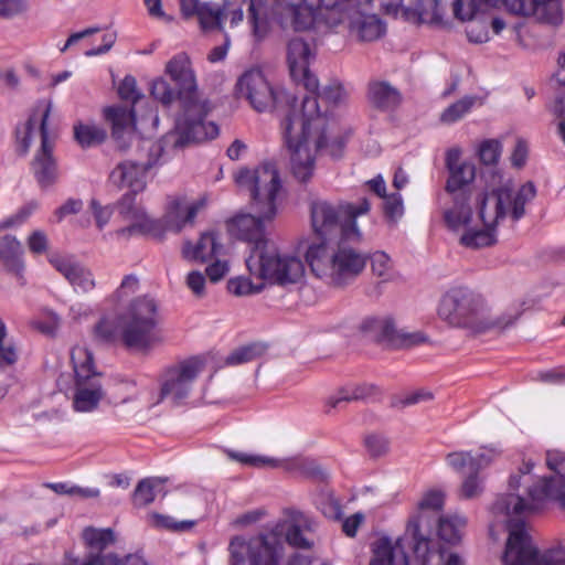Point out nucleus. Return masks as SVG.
I'll return each instance as SVG.
<instances>
[{
  "mask_svg": "<svg viewBox=\"0 0 565 565\" xmlns=\"http://www.w3.org/2000/svg\"><path fill=\"white\" fill-rule=\"evenodd\" d=\"M310 212L316 234L324 237L339 226L341 237L335 244H311L306 253L309 267L328 286H345L363 273L367 263V256L350 242L361 241L358 220L370 215L371 203L366 198L341 201L338 205L317 200L311 203Z\"/></svg>",
  "mask_w": 565,
  "mask_h": 565,
  "instance_id": "1",
  "label": "nucleus"
},
{
  "mask_svg": "<svg viewBox=\"0 0 565 565\" xmlns=\"http://www.w3.org/2000/svg\"><path fill=\"white\" fill-rule=\"evenodd\" d=\"M546 467L556 473L555 477H542L536 480L531 475L535 463L531 459L523 460L518 472L509 478V489H526L527 498L507 493L499 497L492 505L497 520H522L524 516L545 509L548 503L557 502L565 509V452L550 449L545 456Z\"/></svg>",
  "mask_w": 565,
  "mask_h": 565,
  "instance_id": "2",
  "label": "nucleus"
},
{
  "mask_svg": "<svg viewBox=\"0 0 565 565\" xmlns=\"http://www.w3.org/2000/svg\"><path fill=\"white\" fill-rule=\"evenodd\" d=\"M286 143L301 145L322 150L334 139L335 121L328 109H322L318 98L305 97L298 109L281 122Z\"/></svg>",
  "mask_w": 565,
  "mask_h": 565,
  "instance_id": "3",
  "label": "nucleus"
},
{
  "mask_svg": "<svg viewBox=\"0 0 565 565\" xmlns=\"http://www.w3.org/2000/svg\"><path fill=\"white\" fill-rule=\"evenodd\" d=\"M246 266L252 277L264 280L265 284L297 286L301 289L305 281L306 269L301 259L279 252L273 242L253 248Z\"/></svg>",
  "mask_w": 565,
  "mask_h": 565,
  "instance_id": "4",
  "label": "nucleus"
},
{
  "mask_svg": "<svg viewBox=\"0 0 565 565\" xmlns=\"http://www.w3.org/2000/svg\"><path fill=\"white\" fill-rule=\"evenodd\" d=\"M535 193V186L531 182L522 185L516 193L509 185L480 191L475 196L478 220L483 226L495 228L509 213L513 220H519L524 214L526 202Z\"/></svg>",
  "mask_w": 565,
  "mask_h": 565,
  "instance_id": "5",
  "label": "nucleus"
},
{
  "mask_svg": "<svg viewBox=\"0 0 565 565\" xmlns=\"http://www.w3.org/2000/svg\"><path fill=\"white\" fill-rule=\"evenodd\" d=\"M237 186L248 192L250 206L267 218L277 215V202L282 191V180L275 163L265 162L253 169H241L235 175Z\"/></svg>",
  "mask_w": 565,
  "mask_h": 565,
  "instance_id": "6",
  "label": "nucleus"
},
{
  "mask_svg": "<svg viewBox=\"0 0 565 565\" xmlns=\"http://www.w3.org/2000/svg\"><path fill=\"white\" fill-rule=\"evenodd\" d=\"M487 311L484 298L467 288L456 287L446 291L438 305V317L451 327L462 328L468 333L480 334Z\"/></svg>",
  "mask_w": 565,
  "mask_h": 565,
  "instance_id": "7",
  "label": "nucleus"
},
{
  "mask_svg": "<svg viewBox=\"0 0 565 565\" xmlns=\"http://www.w3.org/2000/svg\"><path fill=\"white\" fill-rule=\"evenodd\" d=\"M119 329L125 345L130 349H147L162 341L154 300L143 296L131 301L119 318Z\"/></svg>",
  "mask_w": 565,
  "mask_h": 565,
  "instance_id": "8",
  "label": "nucleus"
},
{
  "mask_svg": "<svg viewBox=\"0 0 565 565\" xmlns=\"http://www.w3.org/2000/svg\"><path fill=\"white\" fill-rule=\"evenodd\" d=\"M507 523L509 532L505 551L502 556L504 565H565V547H556L540 553L532 544L522 520H499Z\"/></svg>",
  "mask_w": 565,
  "mask_h": 565,
  "instance_id": "9",
  "label": "nucleus"
},
{
  "mask_svg": "<svg viewBox=\"0 0 565 565\" xmlns=\"http://www.w3.org/2000/svg\"><path fill=\"white\" fill-rule=\"evenodd\" d=\"M183 118L177 122L169 135L173 147L183 148L191 143L203 142L218 135V127L212 121H205L211 107L206 99L198 98L183 103Z\"/></svg>",
  "mask_w": 565,
  "mask_h": 565,
  "instance_id": "10",
  "label": "nucleus"
},
{
  "mask_svg": "<svg viewBox=\"0 0 565 565\" xmlns=\"http://www.w3.org/2000/svg\"><path fill=\"white\" fill-rule=\"evenodd\" d=\"M232 565H242L246 558L252 565H279L284 546L279 533L271 531L246 541L235 536L230 542Z\"/></svg>",
  "mask_w": 565,
  "mask_h": 565,
  "instance_id": "11",
  "label": "nucleus"
},
{
  "mask_svg": "<svg viewBox=\"0 0 565 565\" xmlns=\"http://www.w3.org/2000/svg\"><path fill=\"white\" fill-rule=\"evenodd\" d=\"M203 363L198 359H189L167 367L160 375V391L156 403L166 398L179 403L186 398Z\"/></svg>",
  "mask_w": 565,
  "mask_h": 565,
  "instance_id": "12",
  "label": "nucleus"
},
{
  "mask_svg": "<svg viewBox=\"0 0 565 565\" xmlns=\"http://www.w3.org/2000/svg\"><path fill=\"white\" fill-rule=\"evenodd\" d=\"M316 60V49L302 38H294L287 43L286 63L291 81L308 92H317L319 79L311 70Z\"/></svg>",
  "mask_w": 565,
  "mask_h": 565,
  "instance_id": "13",
  "label": "nucleus"
},
{
  "mask_svg": "<svg viewBox=\"0 0 565 565\" xmlns=\"http://www.w3.org/2000/svg\"><path fill=\"white\" fill-rule=\"evenodd\" d=\"M359 330L366 339L397 348L413 347L425 341L422 334L407 333L398 328L390 316L366 317L361 321Z\"/></svg>",
  "mask_w": 565,
  "mask_h": 565,
  "instance_id": "14",
  "label": "nucleus"
},
{
  "mask_svg": "<svg viewBox=\"0 0 565 565\" xmlns=\"http://www.w3.org/2000/svg\"><path fill=\"white\" fill-rule=\"evenodd\" d=\"M236 95L246 99L259 113L270 111L275 108L278 95L259 68L244 72L235 86Z\"/></svg>",
  "mask_w": 565,
  "mask_h": 565,
  "instance_id": "15",
  "label": "nucleus"
},
{
  "mask_svg": "<svg viewBox=\"0 0 565 565\" xmlns=\"http://www.w3.org/2000/svg\"><path fill=\"white\" fill-rule=\"evenodd\" d=\"M118 218L122 224L116 234L120 237H130L135 234H147L161 238L164 226L159 221L150 220L145 210L135 204L134 196L126 194L118 203Z\"/></svg>",
  "mask_w": 565,
  "mask_h": 565,
  "instance_id": "16",
  "label": "nucleus"
},
{
  "mask_svg": "<svg viewBox=\"0 0 565 565\" xmlns=\"http://www.w3.org/2000/svg\"><path fill=\"white\" fill-rule=\"evenodd\" d=\"M164 74L175 85L178 98L182 103L201 98L193 63L188 53L174 54L166 63Z\"/></svg>",
  "mask_w": 565,
  "mask_h": 565,
  "instance_id": "17",
  "label": "nucleus"
},
{
  "mask_svg": "<svg viewBox=\"0 0 565 565\" xmlns=\"http://www.w3.org/2000/svg\"><path fill=\"white\" fill-rule=\"evenodd\" d=\"M159 150V147L151 145L149 152L153 153L152 159L118 163L109 175L111 183L119 189H130L132 193L141 192L146 188L147 172L158 162Z\"/></svg>",
  "mask_w": 565,
  "mask_h": 565,
  "instance_id": "18",
  "label": "nucleus"
},
{
  "mask_svg": "<svg viewBox=\"0 0 565 565\" xmlns=\"http://www.w3.org/2000/svg\"><path fill=\"white\" fill-rule=\"evenodd\" d=\"M273 220L265 217L264 213H257L256 216L242 212L226 220L225 226L231 236L247 242L253 249L271 243L267 238L266 226Z\"/></svg>",
  "mask_w": 565,
  "mask_h": 565,
  "instance_id": "19",
  "label": "nucleus"
},
{
  "mask_svg": "<svg viewBox=\"0 0 565 565\" xmlns=\"http://www.w3.org/2000/svg\"><path fill=\"white\" fill-rule=\"evenodd\" d=\"M391 4L401 7L404 17L412 23L428 24L439 29L450 25L449 19L437 0H391Z\"/></svg>",
  "mask_w": 565,
  "mask_h": 565,
  "instance_id": "20",
  "label": "nucleus"
},
{
  "mask_svg": "<svg viewBox=\"0 0 565 565\" xmlns=\"http://www.w3.org/2000/svg\"><path fill=\"white\" fill-rule=\"evenodd\" d=\"M201 200H189L185 195H171L164 214V224L169 230L181 231L192 224L196 213L203 207Z\"/></svg>",
  "mask_w": 565,
  "mask_h": 565,
  "instance_id": "21",
  "label": "nucleus"
},
{
  "mask_svg": "<svg viewBox=\"0 0 565 565\" xmlns=\"http://www.w3.org/2000/svg\"><path fill=\"white\" fill-rule=\"evenodd\" d=\"M431 519L426 512L413 513L406 525L405 535H409L414 542V553L418 559L422 561L423 565L429 562L431 550H430V531H431Z\"/></svg>",
  "mask_w": 565,
  "mask_h": 565,
  "instance_id": "22",
  "label": "nucleus"
},
{
  "mask_svg": "<svg viewBox=\"0 0 565 565\" xmlns=\"http://www.w3.org/2000/svg\"><path fill=\"white\" fill-rule=\"evenodd\" d=\"M289 151V169L300 184L310 182L316 172V159L319 150L301 145L286 143Z\"/></svg>",
  "mask_w": 565,
  "mask_h": 565,
  "instance_id": "23",
  "label": "nucleus"
},
{
  "mask_svg": "<svg viewBox=\"0 0 565 565\" xmlns=\"http://www.w3.org/2000/svg\"><path fill=\"white\" fill-rule=\"evenodd\" d=\"M446 166L449 170L446 191H469L466 189V185L473 181L476 177V169L472 163L461 160V152L459 149H449L447 151Z\"/></svg>",
  "mask_w": 565,
  "mask_h": 565,
  "instance_id": "24",
  "label": "nucleus"
},
{
  "mask_svg": "<svg viewBox=\"0 0 565 565\" xmlns=\"http://www.w3.org/2000/svg\"><path fill=\"white\" fill-rule=\"evenodd\" d=\"M352 3L353 1L350 4ZM350 7L347 8L341 21L349 18V31L352 36L362 42H371L379 40L385 33V25L376 15L354 12L353 17H349Z\"/></svg>",
  "mask_w": 565,
  "mask_h": 565,
  "instance_id": "25",
  "label": "nucleus"
},
{
  "mask_svg": "<svg viewBox=\"0 0 565 565\" xmlns=\"http://www.w3.org/2000/svg\"><path fill=\"white\" fill-rule=\"evenodd\" d=\"M402 537L396 541L388 537L376 540L372 544V558L369 565H409Z\"/></svg>",
  "mask_w": 565,
  "mask_h": 565,
  "instance_id": "26",
  "label": "nucleus"
},
{
  "mask_svg": "<svg viewBox=\"0 0 565 565\" xmlns=\"http://www.w3.org/2000/svg\"><path fill=\"white\" fill-rule=\"evenodd\" d=\"M50 262L75 288L83 291L94 289L95 280L92 273L72 257L54 255Z\"/></svg>",
  "mask_w": 565,
  "mask_h": 565,
  "instance_id": "27",
  "label": "nucleus"
},
{
  "mask_svg": "<svg viewBox=\"0 0 565 565\" xmlns=\"http://www.w3.org/2000/svg\"><path fill=\"white\" fill-rule=\"evenodd\" d=\"M449 193L451 194L452 205L444 212L445 223L452 231L467 228L472 221L471 192L457 191Z\"/></svg>",
  "mask_w": 565,
  "mask_h": 565,
  "instance_id": "28",
  "label": "nucleus"
},
{
  "mask_svg": "<svg viewBox=\"0 0 565 565\" xmlns=\"http://www.w3.org/2000/svg\"><path fill=\"white\" fill-rule=\"evenodd\" d=\"M40 110L42 113V147L41 153L36 157L35 169L39 181L47 185L55 178V166L51 157L52 146L49 142L46 121L50 116L51 106L41 105Z\"/></svg>",
  "mask_w": 565,
  "mask_h": 565,
  "instance_id": "29",
  "label": "nucleus"
},
{
  "mask_svg": "<svg viewBox=\"0 0 565 565\" xmlns=\"http://www.w3.org/2000/svg\"><path fill=\"white\" fill-rule=\"evenodd\" d=\"M366 98L372 107L382 111H392L402 102L398 89L388 82L380 79H373L367 84Z\"/></svg>",
  "mask_w": 565,
  "mask_h": 565,
  "instance_id": "30",
  "label": "nucleus"
},
{
  "mask_svg": "<svg viewBox=\"0 0 565 565\" xmlns=\"http://www.w3.org/2000/svg\"><path fill=\"white\" fill-rule=\"evenodd\" d=\"M227 455L241 462L242 465L253 467V468H284L289 471H305L309 466L307 459L302 457H296L286 461H280L278 459L259 456V455H247L243 452L236 451H227Z\"/></svg>",
  "mask_w": 565,
  "mask_h": 565,
  "instance_id": "31",
  "label": "nucleus"
},
{
  "mask_svg": "<svg viewBox=\"0 0 565 565\" xmlns=\"http://www.w3.org/2000/svg\"><path fill=\"white\" fill-rule=\"evenodd\" d=\"M223 252V245L218 243L214 232L203 233L196 244L185 242L182 254L185 258L199 263H206L218 257Z\"/></svg>",
  "mask_w": 565,
  "mask_h": 565,
  "instance_id": "32",
  "label": "nucleus"
},
{
  "mask_svg": "<svg viewBox=\"0 0 565 565\" xmlns=\"http://www.w3.org/2000/svg\"><path fill=\"white\" fill-rule=\"evenodd\" d=\"M73 398L77 412H90L97 407L103 397V387L97 380L75 381Z\"/></svg>",
  "mask_w": 565,
  "mask_h": 565,
  "instance_id": "33",
  "label": "nucleus"
},
{
  "mask_svg": "<svg viewBox=\"0 0 565 565\" xmlns=\"http://www.w3.org/2000/svg\"><path fill=\"white\" fill-rule=\"evenodd\" d=\"M103 118L111 126V134L120 138L126 132L135 130L136 119L134 107L127 109L121 106H107L103 108Z\"/></svg>",
  "mask_w": 565,
  "mask_h": 565,
  "instance_id": "34",
  "label": "nucleus"
},
{
  "mask_svg": "<svg viewBox=\"0 0 565 565\" xmlns=\"http://www.w3.org/2000/svg\"><path fill=\"white\" fill-rule=\"evenodd\" d=\"M71 361L74 372V382L97 380L102 375L96 369L93 353L84 345L73 347Z\"/></svg>",
  "mask_w": 565,
  "mask_h": 565,
  "instance_id": "35",
  "label": "nucleus"
},
{
  "mask_svg": "<svg viewBox=\"0 0 565 565\" xmlns=\"http://www.w3.org/2000/svg\"><path fill=\"white\" fill-rule=\"evenodd\" d=\"M22 254V246L15 237L6 235L1 238L0 259L3 262L6 268L19 278H22L23 271Z\"/></svg>",
  "mask_w": 565,
  "mask_h": 565,
  "instance_id": "36",
  "label": "nucleus"
},
{
  "mask_svg": "<svg viewBox=\"0 0 565 565\" xmlns=\"http://www.w3.org/2000/svg\"><path fill=\"white\" fill-rule=\"evenodd\" d=\"M375 390L373 385H358L342 388L335 395L329 396L324 401V412L330 414L334 409L342 408L347 403L367 398Z\"/></svg>",
  "mask_w": 565,
  "mask_h": 565,
  "instance_id": "37",
  "label": "nucleus"
},
{
  "mask_svg": "<svg viewBox=\"0 0 565 565\" xmlns=\"http://www.w3.org/2000/svg\"><path fill=\"white\" fill-rule=\"evenodd\" d=\"M313 523L310 519L299 513L286 531V541L297 548H310L313 545L308 533L312 531Z\"/></svg>",
  "mask_w": 565,
  "mask_h": 565,
  "instance_id": "38",
  "label": "nucleus"
},
{
  "mask_svg": "<svg viewBox=\"0 0 565 565\" xmlns=\"http://www.w3.org/2000/svg\"><path fill=\"white\" fill-rule=\"evenodd\" d=\"M248 4V11L253 21L255 30H258L264 25V18L260 14V4H257L254 0H224L223 10L226 14L231 15L233 23L243 20V7Z\"/></svg>",
  "mask_w": 565,
  "mask_h": 565,
  "instance_id": "39",
  "label": "nucleus"
},
{
  "mask_svg": "<svg viewBox=\"0 0 565 565\" xmlns=\"http://www.w3.org/2000/svg\"><path fill=\"white\" fill-rule=\"evenodd\" d=\"M74 137L82 148H89L103 143L107 131L95 122L78 121L74 125Z\"/></svg>",
  "mask_w": 565,
  "mask_h": 565,
  "instance_id": "40",
  "label": "nucleus"
},
{
  "mask_svg": "<svg viewBox=\"0 0 565 565\" xmlns=\"http://www.w3.org/2000/svg\"><path fill=\"white\" fill-rule=\"evenodd\" d=\"M525 309H514L511 311H505L501 313L492 315L490 312L489 307L487 306V311H484L483 323L484 326L480 329V334L486 333L488 331H499L503 332L510 327L514 326L519 318L522 316Z\"/></svg>",
  "mask_w": 565,
  "mask_h": 565,
  "instance_id": "41",
  "label": "nucleus"
},
{
  "mask_svg": "<svg viewBox=\"0 0 565 565\" xmlns=\"http://www.w3.org/2000/svg\"><path fill=\"white\" fill-rule=\"evenodd\" d=\"M466 233L460 237V243L468 248H481L492 246L497 243V228L483 226L482 228H466Z\"/></svg>",
  "mask_w": 565,
  "mask_h": 565,
  "instance_id": "42",
  "label": "nucleus"
},
{
  "mask_svg": "<svg viewBox=\"0 0 565 565\" xmlns=\"http://www.w3.org/2000/svg\"><path fill=\"white\" fill-rule=\"evenodd\" d=\"M311 93L313 94L311 97L318 98L319 105H323V109H328L330 116L332 108L343 104L347 100V93L343 88V85L337 81L331 82L321 92H319L318 88L317 92Z\"/></svg>",
  "mask_w": 565,
  "mask_h": 565,
  "instance_id": "43",
  "label": "nucleus"
},
{
  "mask_svg": "<svg viewBox=\"0 0 565 565\" xmlns=\"http://www.w3.org/2000/svg\"><path fill=\"white\" fill-rule=\"evenodd\" d=\"M466 519L458 515L445 516L439 520L438 535L447 543H458L466 526Z\"/></svg>",
  "mask_w": 565,
  "mask_h": 565,
  "instance_id": "44",
  "label": "nucleus"
},
{
  "mask_svg": "<svg viewBox=\"0 0 565 565\" xmlns=\"http://www.w3.org/2000/svg\"><path fill=\"white\" fill-rule=\"evenodd\" d=\"M82 537L85 544L97 551H103L116 541V535L111 529H96L87 526L83 530Z\"/></svg>",
  "mask_w": 565,
  "mask_h": 565,
  "instance_id": "45",
  "label": "nucleus"
},
{
  "mask_svg": "<svg viewBox=\"0 0 565 565\" xmlns=\"http://www.w3.org/2000/svg\"><path fill=\"white\" fill-rule=\"evenodd\" d=\"M223 7L218 8L210 3H203V7L195 13L201 29L204 32L222 30Z\"/></svg>",
  "mask_w": 565,
  "mask_h": 565,
  "instance_id": "46",
  "label": "nucleus"
},
{
  "mask_svg": "<svg viewBox=\"0 0 565 565\" xmlns=\"http://www.w3.org/2000/svg\"><path fill=\"white\" fill-rule=\"evenodd\" d=\"M265 348L260 344L244 345L231 352L225 359V364L234 366L249 363L263 358Z\"/></svg>",
  "mask_w": 565,
  "mask_h": 565,
  "instance_id": "47",
  "label": "nucleus"
},
{
  "mask_svg": "<svg viewBox=\"0 0 565 565\" xmlns=\"http://www.w3.org/2000/svg\"><path fill=\"white\" fill-rule=\"evenodd\" d=\"M83 565H147L139 554L118 556L114 553L89 557Z\"/></svg>",
  "mask_w": 565,
  "mask_h": 565,
  "instance_id": "48",
  "label": "nucleus"
},
{
  "mask_svg": "<svg viewBox=\"0 0 565 565\" xmlns=\"http://www.w3.org/2000/svg\"><path fill=\"white\" fill-rule=\"evenodd\" d=\"M535 18L543 23L558 25L563 21V10L558 0L539 1Z\"/></svg>",
  "mask_w": 565,
  "mask_h": 565,
  "instance_id": "49",
  "label": "nucleus"
},
{
  "mask_svg": "<svg viewBox=\"0 0 565 565\" xmlns=\"http://www.w3.org/2000/svg\"><path fill=\"white\" fill-rule=\"evenodd\" d=\"M483 480L479 476V471H471L466 476L459 489V497L466 500L476 499L483 492Z\"/></svg>",
  "mask_w": 565,
  "mask_h": 565,
  "instance_id": "50",
  "label": "nucleus"
},
{
  "mask_svg": "<svg viewBox=\"0 0 565 565\" xmlns=\"http://www.w3.org/2000/svg\"><path fill=\"white\" fill-rule=\"evenodd\" d=\"M151 96L163 106H170L178 98L177 87L173 88L164 78L158 77L152 82Z\"/></svg>",
  "mask_w": 565,
  "mask_h": 565,
  "instance_id": "51",
  "label": "nucleus"
},
{
  "mask_svg": "<svg viewBox=\"0 0 565 565\" xmlns=\"http://www.w3.org/2000/svg\"><path fill=\"white\" fill-rule=\"evenodd\" d=\"M454 14L460 21H470L483 10L482 0H455Z\"/></svg>",
  "mask_w": 565,
  "mask_h": 565,
  "instance_id": "52",
  "label": "nucleus"
},
{
  "mask_svg": "<svg viewBox=\"0 0 565 565\" xmlns=\"http://www.w3.org/2000/svg\"><path fill=\"white\" fill-rule=\"evenodd\" d=\"M266 284L264 280L254 284L250 278L238 277L230 279L227 282V289L235 296H247L262 291Z\"/></svg>",
  "mask_w": 565,
  "mask_h": 565,
  "instance_id": "53",
  "label": "nucleus"
},
{
  "mask_svg": "<svg viewBox=\"0 0 565 565\" xmlns=\"http://www.w3.org/2000/svg\"><path fill=\"white\" fill-rule=\"evenodd\" d=\"M41 105H50V103H40L36 105L33 114L30 116L29 120L22 128V130H18V139H19V147L18 150L21 154L26 153L30 147V136L31 131L33 130V127L38 120L42 124V113L40 110Z\"/></svg>",
  "mask_w": 565,
  "mask_h": 565,
  "instance_id": "54",
  "label": "nucleus"
},
{
  "mask_svg": "<svg viewBox=\"0 0 565 565\" xmlns=\"http://www.w3.org/2000/svg\"><path fill=\"white\" fill-rule=\"evenodd\" d=\"M364 447L371 458H381L388 454L390 441L381 434H369L364 437Z\"/></svg>",
  "mask_w": 565,
  "mask_h": 565,
  "instance_id": "55",
  "label": "nucleus"
},
{
  "mask_svg": "<svg viewBox=\"0 0 565 565\" xmlns=\"http://www.w3.org/2000/svg\"><path fill=\"white\" fill-rule=\"evenodd\" d=\"M159 481L154 479L141 480L132 494V502L135 507H143L154 500V488Z\"/></svg>",
  "mask_w": 565,
  "mask_h": 565,
  "instance_id": "56",
  "label": "nucleus"
},
{
  "mask_svg": "<svg viewBox=\"0 0 565 565\" xmlns=\"http://www.w3.org/2000/svg\"><path fill=\"white\" fill-rule=\"evenodd\" d=\"M473 106V98L465 97L450 105L440 116L444 124H452L467 114Z\"/></svg>",
  "mask_w": 565,
  "mask_h": 565,
  "instance_id": "57",
  "label": "nucleus"
},
{
  "mask_svg": "<svg viewBox=\"0 0 565 565\" xmlns=\"http://www.w3.org/2000/svg\"><path fill=\"white\" fill-rule=\"evenodd\" d=\"M446 493L441 489H430L424 493L417 504L416 512H425V510H440L444 505Z\"/></svg>",
  "mask_w": 565,
  "mask_h": 565,
  "instance_id": "58",
  "label": "nucleus"
},
{
  "mask_svg": "<svg viewBox=\"0 0 565 565\" xmlns=\"http://www.w3.org/2000/svg\"><path fill=\"white\" fill-rule=\"evenodd\" d=\"M447 461L450 467L457 471H463L469 468L476 470L475 456L470 451H454L447 455Z\"/></svg>",
  "mask_w": 565,
  "mask_h": 565,
  "instance_id": "59",
  "label": "nucleus"
},
{
  "mask_svg": "<svg viewBox=\"0 0 565 565\" xmlns=\"http://www.w3.org/2000/svg\"><path fill=\"white\" fill-rule=\"evenodd\" d=\"M118 95L120 99L136 104L141 98V93L137 88V82L131 76H126L118 86Z\"/></svg>",
  "mask_w": 565,
  "mask_h": 565,
  "instance_id": "60",
  "label": "nucleus"
},
{
  "mask_svg": "<svg viewBox=\"0 0 565 565\" xmlns=\"http://www.w3.org/2000/svg\"><path fill=\"white\" fill-rule=\"evenodd\" d=\"M478 153L482 163L495 164L500 159L501 146L495 140H486L480 145Z\"/></svg>",
  "mask_w": 565,
  "mask_h": 565,
  "instance_id": "61",
  "label": "nucleus"
},
{
  "mask_svg": "<svg viewBox=\"0 0 565 565\" xmlns=\"http://www.w3.org/2000/svg\"><path fill=\"white\" fill-rule=\"evenodd\" d=\"M372 271L385 279L390 278L393 274L392 263L390 257L383 252H376L371 258Z\"/></svg>",
  "mask_w": 565,
  "mask_h": 565,
  "instance_id": "62",
  "label": "nucleus"
},
{
  "mask_svg": "<svg viewBox=\"0 0 565 565\" xmlns=\"http://www.w3.org/2000/svg\"><path fill=\"white\" fill-rule=\"evenodd\" d=\"M537 0H512L507 4V10L516 15L535 17Z\"/></svg>",
  "mask_w": 565,
  "mask_h": 565,
  "instance_id": "63",
  "label": "nucleus"
},
{
  "mask_svg": "<svg viewBox=\"0 0 565 565\" xmlns=\"http://www.w3.org/2000/svg\"><path fill=\"white\" fill-rule=\"evenodd\" d=\"M213 260L214 262L206 267L205 273L212 282H216L227 275L230 267L226 259L216 257Z\"/></svg>",
  "mask_w": 565,
  "mask_h": 565,
  "instance_id": "64",
  "label": "nucleus"
}]
</instances>
